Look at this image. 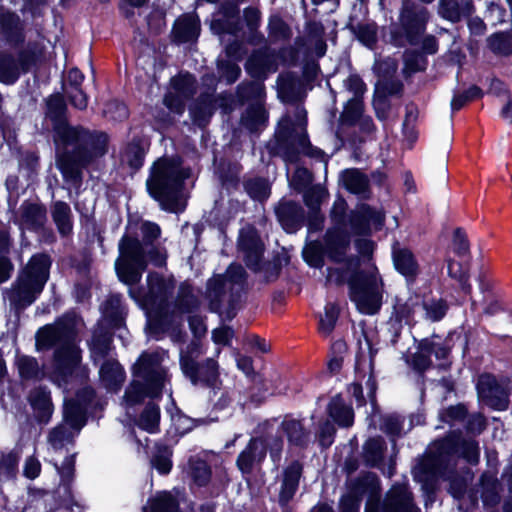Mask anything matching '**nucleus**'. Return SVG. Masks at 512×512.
I'll use <instances>...</instances> for the list:
<instances>
[{
  "label": "nucleus",
  "instance_id": "1a4fd4ad",
  "mask_svg": "<svg viewBox=\"0 0 512 512\" xmlns=\"http://www.w3.org/2000/svg\"><path fill=\"white\" fill-rule=\"evenodd\" d=\"M348 224L352 234L361 237L372 235L371 226L376 231L383 228L385 224V215L367 203L357 204L355 209L348 214Z\"/></svg>",
  "mask_w": 512,
  "mask_h": 512
},
{
  "label": "nucleus",
  "instance_id": "8fccbe9b",
  "mask_svg": "<svg viewBox=\"0 0 512 512\" xmlns=\"http://www.w3.org/2000/svg\"><path fill=\"white\" fill-rule=\"evenodd\" d=\"M244 190L248 196L258 202L266 201L271 195V186L264 177L248 178L243 183Z\"/></svg>",
  "mask_w": 512,
  "mask_h": 512
},
{
  "label": "nucleus",
  "instance_id": "4d7b16f0",
  "mask_svg": "<svg viewBox=\"0 0 512 512\" xmlns=\"http://www.w3.org/2000/svg\"><path fill=\"white\" fill-rule=\"evenodd\" d=\"M19 456L14 450L0 452V482L14 479L18 472Z\"/></svg>",
  "mask_w": 512,
  "mask_h": 512
},
{
  "label": "nucleus",
  "instance_id": "69168bd1",
  "mask_svg": "<svg viewBox=\"0 0 512 512\" xmlns=\"http://www.w3.org/2000/svg\"><path fill=\"white\" fill-rule=\"evenodd\" d=\"M484 96L483 90L473 84L462 92L455 93L452 97L450 106L452 112L460 111L466 104L481 99Z\"/></svg>",
  "mask_w": 512,
  "mask_h": 512
},
{
  "label": "nucleus",
  "instance_id": "13d9d810",
  "mask_svg": "<svg viewBox=\"0 0 512 512\" xmlns=\"http://www.w3.org/2000/svg\"><path fill=\"white\" fill-rule=\"evenodd\" d=\"M340 315V308L337 303L328 302L324 307V315L320 317L318 331L325 337L329 336L335 329Z\"/></svg>",
  "mask_w": 512,
  "mask_h": 512
},
{
  "label": "nucleus",
  "instance_id": "a18cd8bd",
  "mask_svg": "<svg viewBox=\"0 0 512 512\" xmlns=\"http://www.w3.org/2000/svg\"><path fill=\"white\" fill-rule=\"evenodd\" d=\"M418 306H420V302L417 298L409 297L402 301V299L396 297L390 319L409 325L414 320Z\"/></svg>",
  "mask_w": 512,
  "mask_h": 512
},
{
  "label": "nucleus",
  "instance_id": "20e7f679",
  "mask_svg": "<svg viewBox=\"0 0 512 512\" xmlns=\"http://www.w3.org/2000/svg\"><path fill=\"white\" fill-rule=\"evenodd\" d=\"M119 257L115 271L120 282L133 286L140 282L147 269L146 251L137 234L124 233L118 243Z\"/></svg>",
  "mask_w": 512,
  "mask_h": 512
},
{
  "label": "nucleus",
  "instance_id": "7c9ffc66",
  "mask_svg": "<svg viewBox=\"0 0 512 512\" xmlns=\"http://www.w3.org/2000/svg\"><path fill=\"white\" fill-rule=\"evenodd\" d=\"M349 297L358 296L369 291L378 289V279L375 272L356 269L352 271L347 279Z\"/></svg>",
  "mask_w": 512,
  "mask_h": 512
},
{
  "label": "nucleus",
  "instance_id": "bb28decb",
  "mask_svg": "<svg viewBox=\"0 0 512 512\" xmlns=\"http://www.w3.org/2000/svg\"><path fill=\"white\" fill-rule=\"evenodd\" d=\"M380 492V479L374 472H366L363 475L356 477L347 487V493L361 501L366 494L369 495V499L379 498Z\"/></svg>",
  "mask_w": 512,
  "mask_h": 512
},
{
  "label": "nucleus",
  "instance_id": "412c9836",
  "mask_svg": "<svg viewBox=\"0 0 512 512\" xmlns=\"http://www.w3.org/2000/svg\"><path fill=\"white\" fill-rule=\"evenodd\" d=\"M27 399L34 412L36 422L39 424H47L54 411L49 389L42 385L35 387L29 392Z\"/></svg>",
  "mask_w": 512,
  "mask_h": 512
},
{
  "label": "nucleus",
  "instance_id": "f03ea898",
  "mask_svg": "<svg viewBox=\"0 0 512 512\" xmlns=\"http://www.w3.org/2000/svg\"><path fill=\"white\" fill-rule=\"evenodd\" d=\"M191 174V167L184 166L181 155H163L149 168L146 180L147 193L159 203L162 210L177 213L185 182Z\"/></svg>",
  "mask_w": 512,
  "mask_h": 512
},
{
  "label": "nucleus",
  "instance_id": "ddd939ff",
  "mask_svg": "<svg viewBox=\"0 0 512 512\" xmlns=\"http://www.w3.org/2000/svg\"><path fill=\"white\" fill-rule=\"evenodd\" d=\"M81 350L74 342L66 343L55 348L52 358L53 373L61 380L67 381L80 365Z\"/></svg>",
  "mask_w": 512,
  "mask_h": 512
},
{
  "label": "nucleus",
  "instance_id": "ea45409f",
  "mask_svg": "<svg viewBox=\"0 0 512 512\" xmlns=\"http://www.w3.org/2000/svg\"><path fill=\"white\" fill-rule=\"evenodd\" d=\"M147 285L149 293L159 301V307L168 306V299L172 294L173 283L157 272H149L147 275Z\"/></svg>",
  "mask_w": 512,
  "mask_h": 512
},
{
  "label": "nucleus",
  "instance_id": "09e8293b",
  "mask_svg": "<svg viewBox=\"0 0 512 512\" xmlns=\"http://www.w3.org/2000/svg\"><path fill=\"white\" fill-rule=\"evenodd\" d=\"M325 247L320 240H312L302 250L304 262L311 268L322 269L325 265Z\"/></svg>",
  "mask_w": 512,
  "mask_h": 512
},
{
  "label": "nucleus",
  "instance_id": "b1692460",
  "mask_svg": "<svg viewBox=\"0 0 512 512\" xmlns=\"http://www.w3.org/2000/svg\"><path fill=\"white\" fill-rule=\"evenodd\" d=\"M241 172L242 165L226 157H221L215 167V174L219 179L221 187L228 194L239 189Z\"/></svg>",
  "mask_w": 512,
  "mask_h": 512
},
{
  "label": "nucleus",
  "instance_id": "2eb2a0df",
  "mask_svg": "<svg viewBox=\"0 0 512 512\" xmlns=\"http://www.w3.org/2000/svg\"><path fill=\"white\" fill-rule=\"evenodd\" d=\"M45 284L25 275H20L16 281L9 300L16 309H25L32 305L41 294Z\"/></svg>",
  "mask_w": 512,
  "mask_h": 512
},
{
  "label": "nucleus",
  "instance_id": "2f4dec72",
  "mask_svg": "<svg viewBox=\"0 0 512 512\" xmlns=\"http://www.w3.org/2000/svg\"><path fill=\"white\" fill-rule=\"evenodd\" d=\"M327 414L341 428H349L354 424V410L346 404L340 393L330 399Z\"/></svg>",
  "mask_w": 512,
  "mask_h": 512
},
{
  "label": "nucleus",
  "instance_id": "de8ad7c7",
  "mask_svg": "<svg viewBox=\"0 0 512 512\" xmlns=\"http://www.w3.org/2000/svg\"><path fill=\"white\" fill-rule=\"evenodd\" d=\"M104 319L109 330H119L125 326V316L122 310L121 300L119 297H111L105 302Z\"/></svg>",
  "mask_w": 512,
  "mask_h": 512
},
{
  "label": "nucleus",
  "instance_id": "c03bdc74",
  "mask_svg": "<svg viewBox=\"0 0 512 512\" xmlns=\"http://www.w3.org/2000/svg\"><path fill=\"white\" fill-rule=\"evenodd\" d=\"M161 411L160 407L149 401L139 415L137 425L140 429L155 434L160 431Z\"/></svg>",
  "mask_w": 512,
  "mask_h": 512
},
{
  "label": "nucleus",
  "instance_id": "052dcab7",
  "mask_svg": "<svg viewBox=\"0 0 512 512\" xmlns=\"http://www.w3.org/2000/svg\"><path fill=\"white\" fill-rule=\"evenodd\" d=\"M157 365V355L154 353L143 352L136 364L133 367V375L139 378H145L154 375L155 373H162L163 370L155 369Z\"/></svg>",
  "mask_w": 512,
  "mask_h": 512
},
{
  "label": "nucleus",
  "instance_id": "774afa93",
  "mask_svg": "<svg viewBox=\"0 0 512 512\" xmlns=\"http://www.w3.org/2000/svg\"><path fill=\"white\" fill-rule=\"evenodd\" d=\"M420 305L426 312V318L432 322L441 321L449 310L448 302L443 298H431L428 302L422 301Z\"/></svg>",
  "mask_w": 512,
  "mask_h": 512
},
{
  "label": "nucleus",
  "instance_id": "aec40b11",
  "mask_svg": "<svg viewBox=\"0 0 512 512\" xmlns=\"http://www.w3.org/2000/svg\"><path fill=\"white\" fill-rule=\"evenodd\" d=\"M304 466L299 460H292L284 469L278 495L279 505L284 507L292 501L298 491Z\"/></svg>",
  "mask_w": 512,
  "mask_h": 512
},
{
  "label": "nucleus",
  "instance_id": "e2e57ef3",
  "mask_svg": "<svg viewBox=\"0 0 512 512\" xmlns=\"http://www.w3.org/2000/svg\"><path fill=\"white\" fill-rule=\"evenodd\" d=\"M268 120L267 111L261 103H250L243 117L244 125L251 131L257 129Z\"/></svg>",
  "mask_w": 512,
  "mask_h": 512
},
{
  "label": "nucleus",
  "instance_id": "5fc2aeb1",
  "mask_svg": "<svg viewBox=\"0 0 512 512\" xmlns=\"http://www.w3.org/2000/svg\"><path fill=\"white\" fill-rule=\"evenodd\" d=\"M100 377L109 388H119L125 379L123 367L118 362L106 361L100 368Z\"/></svg>",
  "mask_w": 512,
  "mask_h": 512
},
{
  "label": "nucleus",
  "instance_id": "a19ab883",
  "mask_svg": "<svg viewBox=\"0 0 512 512\" xmlns=\"http://www.w3.org/2000/svg\"><path fill=\"white\" fill-rule=\"evenodd\" d=\"M63 421L71 429L79 432L88 421V410L73 399H68L63 406Z\"/></svg>",
  "mask_w": 512,
  "mask_h": 512
},
{
  "label": "nucleus",
  "instance_id": "6e6d98bb",
  "mask_svg": "<svg viewBox=\"0 0 512 512\" xmlns=\"http://www.w3.org/2000/svg\"><path fill=\"white\" fill-rule=\"evenodd\" d=\"M190 477L198 487H206L212 477V469L206 460L197 458L189 460Z\"/></svg>",
  "mask_w": 512,
  "mask_h": 512
},
{
  "label": "nucleus",
  "instance_id": "4c0bfd02",
  "mask_svg": "<svg viewBox=\"0 0 512 512\" xmlns=\"http://www.w3.org/2000/svg\"><path fill=\"white\" fill-rule=\"evenodd\" d=\"M362 457L369 468L379 467L383 463L387 445L381 436L369 437L363 444Z\"/></svg>",
  "mask_w": 512,
  "mask_h": 512
},
{
  "label": "nucleus",
  "instance_id": "f8f14e48",
  "mask_svg": "<svg viewBox=\"0 0 512 512\" xmlns=\"http://www.w3.org/2000/svg\"><path fill=\"white\" fill-rule=\"evenodd\" d=\"M268 444L262 437H251L236 459V467L243 476H249L266 460Z\"/></svg>",
  "mask_w": 512,
  "mask_h": 512
},
{
  "label": "nucleus",
  "instance_id": "0eeeda50",
  "mask_svg": "<svg viewBox=\"0 0 512 512\" xmlns=\"http://www.w3.org/2000/svg\"><path fill=\"white\" fill-rule=\"evenodd\" d=\"M76 336V315L74 312H66L53 324H46L37 330L35 346L38 351H48L75 342Z\"/></svg>",
  "mask_w": 512,
  "mask_h": 512
},
{
  "label": "nucleus",
  "instance_id": "bf43d9fd",
  "mask_svg": "<svg viewBox=\"0 0 512 512\" xmlns=\"http://www.w3.org/2000/svg\"><path fill=\"white\" fill-rule=\"evenodd\" d=\"M17 366L19 375L24 380H40L43 376L39 363L33 356L23 355L19 357Z\"/></svg>",
  "mask_w": 512,
  "mask_h": 512
},
{
  "label": "nucleus",
  "instance_id": "9b49d317",
  "mask_svg": "<svg viewBox=\"0 0 512 512\" xmlns=\"http://www.w3.org/2000/svg\"><path fill=\"white\" fill-rule=\"evenodd\" d=\"M274 214L280 227L287 234H295L306 221V212L299 202L281 198L274 206Z\"/></svg>",
  "mask_w": 512,
  "mask_h": 512
},
{
  "label": "nucleus",
  "instance_id": "473e14b6",
  "mask_svg": "<svg viewBox=\"0 0 512 512\" xmlns=\"http://www.w3.org/2000/svg\"><path fill=\"white\" fill-rule=\"evenodd\" d=\"M114 333L109 328L99 325L93 332L91 340L88 342L91 357L96 359H105L111 351L113 345Z\"/></svg>",
  "mask_w": 512,
  "mask_h": 512
},
{
  "label": "nucleus",
  "instance_id": "cd10ccee",
  "mask_svg": "<svg viewBox=\"0 0 512 512\" xmlns=\"http://www.w3.org/2000/svg\"><path fill=\"white\" fill-rule=\"evenodd\" d=\"M148 150L149 144L141 136H133L126 144L123 158L131 174L137 173L144 166Z\"/></svg>",
  "mask_w": 512,
  "mask_h": 512
},
{
  "label": "nucleus",
  "instance_id": "f704fd0d",
  "mask_svg": "<svg viewBox=\"0 0 512 512\" xmlns=\"http://www.w3.org/2000/svg\"><path fill=\"white\" fill-rule=\"evenodd\" d=\"M217 109V100L213 92H201L190 113L194 123L205 125Z\"/></svg>",
  "mask_w": 512,
  "mask_h": 512
},
{
  "label": "nucleus",
  "instance_id": "a211bd4d",
  "mask_svg": "<svg viewBox=\"0 0 512 512\" xmlns=\"http://www.w3.org/2000/svg\"><path fill=\"white\" fill-rule=\"evenodd\" d=\"M0 35L13 48H18L25 42V33L20 17L3 6H0Z\"/></svg>",
  "mask_w": 512,
  "mask_h": 512
},
{
  "label": "nucleus",
  "instance_id": "4468645a",
  "mask_svg": "<svg viewBox=\"0 0 512 512\" xmlns=\"http://www.w3.org/2000/svg\"><path fill=\"white\" fill-rule=\"evenodd\" d=\"M296 136L294 121L289 115H284L278 122L275 137L278 149L289 163H297L300 159V149L295 146Z\"/></svg>",
  "mask_w": 512,
  "mask_h": 512
},
{
  "label": "nucleus",
  "instance_id": "58836bf2",
  "mask_svg": "<svg viewBox=\"0 0 512 512\" xmlns=\"http://www.w3.org/2000/svg\"><path fill=\"white\" fill-rule=\"evenodd\" d=\"M356 15H350L345 28L348 29L355 38L366 47H373L377 42V26L375 23L357 22Z\"/></svg>",
  "mask_w": 512,
  "mask_h": 512
},
{
  "label": "nucleus",
  "instance_id": "680f3d73",
  "mask_svg": "<svg viewBox=\"0 0 512 512\" xmlns=\"http://www.w3.org/2000/svg\"><path fill=\"white\" fill-rule=\"evenodd\" d=\"M167 412L171 415V419L175 426V430L180 435H185L193 430L194 419L185 415L177 406L174 399L171 400V408L167 407Z\"/></svg>",
  "mask_w": 512,
  "mask_h": 512
},
{
  "label": "nucleus",
  "instance_id": "c756f323",
  "mask_svg": "<svg viewBox=\"0 0 512 512\" xmlns=\"http://www.w3.org/2000/svg\"><path fill=\"white\" fill-rule=\"evenodd\" d=\"M51 218L61 238H68L73 234V214L70 205L62 200L51 204Z\"/></svg>",
  "mask_w": 512,
  "mask_h": 512
},
{
  "label": "nucleus",
  "instance_id": "3c124183",
  "mask_svg": "<svg viewBox=\"0 0 512 512\" xmlns=\"http://www.w3.org/2000/svg\"><path fill=\"white\" fill-rule=\"evenodd\" d=\"M171 87L185 99L192 98L197 92V80L190 72L179 73L170 80Z\"/></svg>",
  "mask_w": 512,
  "mask_h": 512
},
{
  "label": "nucleus",
  "instance_id": "7ed1b4c3",
  "mask_svg": "<svg viewBox=\"0 0 512 512\" xmlns=\"http://www.w3.org/2000/svg\"><path fill=\"white\" fill-rule=\"evenodd\" d=\"M461 437L459 430L449 431L446 436L434 442L435 451L418 463L415 479L422 483L426 493H435L440 471L457 457Z\"/></svg>",
  "mask_w": 512,
  "mask_h": 512
},
{
  "label": "nucleus",
  "instance_id": "c9c22d12",
  "mask_svg": "<svg viewBox=\"0 0 512 512\" xmlns=\"http://www.w3.org/2000/svg\"><path fill=\"white\" fill-rule=\"evenodd\" d=\"M236 99L239 105L261 103L266 96V88L263 81H243L236 87Z\"/></svg>",
  "mask_w": 512,
  "mask_h": 512
},
{
  "label": "nucleus",
  "instance_id": "f3484780",
  "mask_svg": "<svg viewBox=\"0 0 512 512\" xmlns=\"http://www.w3.org/2000/svg\"><path fill=\"white\" fill-rule=\"evenodd\" d=\"M478 394L487 399L494 409L504 411L508 409L509 398L502 385L497 381L493 374L485 373L481 375L477 382Z\"/></svg>",
  "mask_w": 512,
  "mask_h": 512
},
{
  "label": "nucleus",
  "instance_id": "393cba45",
  "mask_svg": "<svg viewBox=\"0 0 512 512\" xmlns=\"http://www.w3.org/2000/svg\"><path fill=\"white\" fill-rule=\"evenodd\" d=\"M280 429L286 436L289 446L302 450L308 448L311 431L305 426L303 420L286 416L280 424Z\"/></svg>",
  "mask_w": 512,
  "mask_h": 512
},
{
  "label": "nucleus",
  "instance_id": "e433bc0d",
  "mask_svg": "<svg viewBox=\"0 0 512 512\" xmlns=\"http://www.w3.org/2000/svg\"><path fill=\"white\" fill-rule=\"evenodd\" d=\"M52 265V259L47 253H36L32 255L23 271V275L46 284Z\"/></svg>",
  "mask_w": 512,
  "mask_h": 512
},
{
  "label": "nucleus",
  "instance_id": "72a5a7b5",
  "mask_svg": "<svg viewBox=\"0 0 512 512\" xmlns=\"http://www.w3.org/2000/svg\"><path fill=\"white\" fill-rule=\"evenodd\" d=\"M21 219L29 229L39 231L47 222V208L43 203L25 200L21 206Z\"/></svg>",
  "mask_w": 512,
  "mask_h": 512
},
{
  "label": "nucleus",
  "instance_id": "423d86ee",
  "mask_svg": "<svg viewBox=\"0 0 512 512\" xmlns=\"http://www.w3.org/2000/svg\"><path fill=\"white\" fill-rule=\"evenodd\" d=\"M427 21L426 8L417 10L413 5H404L400 13V25L390 31L391 43L395 47H403L405 42L412 46L419 44L426 30Z\"/></svg>",
  "mask_w": 512,
  "mask_h": 512
},
{
  "label": "nucleus",
  "instance_id": "6ab92c4d",
  "mask_svg": "<svg viewBox=\"0 0 512 512\" xmlns=\"http://www.w3.org/2000/svg\"><path fill=\"white\" fill-rule=\"evenodd\" d=\"M244 68L252 79L265 82L269 73L277 71L278 65L274 52L257 50L247 58Z\"/></svg>",
  "mask_w": 512,
  "mask_h": 512
},
{
  "label": "nucleus",
  "instance_id": "0e129e2a",
  "mask_svg": "<svg viewBox=\"0 0 512 512\" xmlns=\"http://www.w3.org/2000/svg\"><path fill=\"white\" fill-rule=\"evenodd\" d=\"M299 78L294 72L279 74L277 78L278 93L283 101H291L295 98L296 87Z\"/></svg>",
  "mask_w": 512,
  "mask_h": 512
},
{
  "label": "nucleus",
  "instance_id": "5701e85b",
  "mask_svg": "<svg viewBox=\"0 0 512 512\" xmlns=\"http://www.w3.org/2000/svg\"><path fill=\"white\" fill-rule=\"evenodd\" d=\"M392 261L395 270L402 275L408 283H414L420 273L419 263L414 253L407 247H393Z\"/></svg>",
  "mask_w": 512,
  "mask_h": 512
},
{
  "label": "nucleus",
  "instance_id": "338daca9",
  "mask_svg": "<svg viewBox=\"0 0 512 512\" xmlns=\"http://www.w3.org/2000/svg\"><path fill=\"white\" fill-rule=\"evenodd\" d=\"M427 57L418 50H413L406 54L404 58L403 73L409 77L418 72H424L427 69Z\"/></svg>",
  "mask_w": 512,
  "mask_h": 512
},
{
  "label": "nucleus",
  "instance_id": "37998d69",
  "mask_svg": "<svg viewBox=\"0 0 512 512\" xmlns=\"http://www.w3.org/2000/svg\"><path fill=\"white\" fill-rule=\"evenodd\" d=\"M404 93V84L401 80L393 78H385L382 81H378L375 85L374 95L376 102L386 103L389 101V97L396 96L402 97Z\"/></svg>",
  "mask_w": 512,
  "mask_h": 512
},
{
  "label": "nucleus",
  "instance_id": "864d4df0",
  "mask_svg": "<svg viewBox=\"0 0 512 512\" xmlns=\"http://www.w3.org/2000/svg\"><path fill=\"white\" fill-rule=\"evenodd\" d=\"M364 112L363 98L352 97L344 105V109L339 117V123L342 126H355L362 118Z\"/></svg>",
  "mask_w": 512,
  "mask_h": 512
},
{
  "label": "nucleus",
  "instance_id": "6e6552de",
  "mask_svg": "<svg viewBox=\"0 0 512 512\" xmlns=\"http://www.w3.org/2000/svg\"><path fill=\"white\" fill-rule=\"evenodd\" d=\"M40 53L31 47L22 48L17 56L8 51L0 52V83L11 86L17 83L22 74L29 73L37 66Z\"/></svg>",
  "mask_w": 512,
  "mask_h": 512
},
{
  "label": "nucleus",
  "instance_id": "39448f33",
  "mask_svg": "<svg viewBox=\"0 0 512 512\" xmlns=\"http://www.w3.org/2000/svg\"><path fill=\"white\" fill-rule=\"evenodd\" d=\"M200 302L193 292V286L187 282H181L176 298L174 300L173 310L170 307H153L154 315L150 319L149 329L153 334L166 332L173 323V315L190 314L199 308Z\"/></svg>",
  "mask_w": 512,
  "mask_h": 512
},
{
  "label": "nucleus",
  "instance_id": "4be33fe9",
  "mask_svg": "<svg viewBox=\"0 0 512 512\" xmlns=\"http://www.w3.org/2000/svg\"><path fill=\"white\" fill-rule=\"evenodd\" d=\"M201 23L197 15L184 14L178 17L172 27V41L185 44L196 41L200 35Z\"/></svg>",
  "mask_w": 512,
  "mask_h": 512
},
{
  "label": "nucleus",
  "instance_id": "49530a36",
  "mask_svg": "<svg viewBox=\"0 0 512 512\" xmlns=\"http://www.w3.org/2000/svg\"><path fill=\"white\" fill-rule=\"evenodd\" d=\"M487 48L495 55L512 56V32L496 31L486 39Z\"/></svg>",
  "mask_w": 512,
  "mask_h": 512
},
{
  "label": "nucleus",
  "instance_id": "c85d7f7f",
  "mask_svg": "<svg viewBox=\"0 0 512 512\" xmlns=\"http://www.w3.org/2000/svg\"><path fill=\"white\" fill-rule=\"evenodd\" d=\"M343 187L351 194L363 199L370 198V181L368 176L357 168L345 169L341 173Z\"/></svg>",
  "mask_w": 512,
  "mask_h": 512
},
{
  "label": "nucleus",
  "instance_id": "79ce46f5",
  "mask_svg": "<svg viewBox=\"0 0 512 512\" xmlns=\"http://www.w3.org/2000/svg\"><path fill=\"white\" fill-rule=\"evenodd\" d=\"M350 300L355 303L357 310L364 315L372 316L381 310L382 294L379 288L358 296H351Z\"/></svg>",
  "mask_w": 512,
  "mask_h": 512
},
{
  "label": "nucleus",
  "instance_id": "dca6fc26",
  "mask_svg": "<svg viewBox=\"0 0 512 512\" xmlns=\"http://www.w3.org/2000/svg\"><path fill=\"white\" fill-rule=\"evenodd\" d=\"M322 243L327 258L333 263L341 264L351 244L350 233L342 227L328 229Z\"/></svg>",
  "mask_w": 512,
  "mask_h": 512
},
{
  "label": "nucleus",
  "instance_id": "9d476101",
  "mask_svg": "<svg viewBox=\"0 0 512 512\" xmlns=\"http://www.w3.org/2000/svg\"><path fill=\"white\" fill-rule=\"evenodd\" d=\"M181 370L193 385L201 384L207 388H213L219 377L218 363L213 358H206L197 362L191 356H182L180 359Z\"/></svg>",
  "mask_w": 512,
  "mask_h": 512
},
{
  "label": "nucleus",
  "instance_id": "f257e3e1",
  "mask_svg": "<svg viewBox=\"0 0 512 512\" xmlns=\"http://www.w3.org/2000/svg\"><path fill=\"white\" fill-rule=\"evenodd\" d=\"M44 118L51 125L57 169L65 181L81 183L83 170L108 153V133L72 124L65 95L61 92L44 99Z\"/></svg>",
  "mask_w": 512,
  "mask_h": 512
},
{
  "label": "nucleus",
  "instance_id": "a878e982",
  "mask_svg": "<svg viewBox=\"0 0 512 512\" xmlns=\"http://www.w3.org/2000/svg\"><path fill=\"white\" fill-rule=\"evenodd\" d=\"M386 512H418L413 494L405 485L393 486L385 498Z\"/></svg>",
  "mask_w": 512,
  "mask_h": 512
},
{
  "label": "nucleus",
  "instance_id": "603ef678",
  "mask_svg": "<svg viewBox=\"0 0 512 512\" xmlns=\"http://www.w3.org/2000/svg\"><path fill=\"white\" fill-rule=\"evenodd\" d=\"M268 37L272 43L289 41L292 38V29L280 15H271L267 25Z\"/></svg>",
  "mask_w": 512,
  "mask_h": 512
}]
</instances>
